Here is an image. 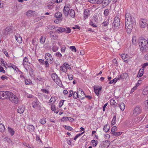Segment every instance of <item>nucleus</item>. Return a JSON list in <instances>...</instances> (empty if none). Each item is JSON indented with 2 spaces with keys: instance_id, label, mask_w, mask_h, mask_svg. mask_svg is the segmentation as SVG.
Listing matches in <instances>:
<instances>
[{
  "instance_id": "nucleus-1",
  "label": "nucleus",
  "mask_w": 148,
  "mask_h": 148,
  "mask_svg": "<svg viewBox=\"0 0 148 148\" xmlns=\"http://www.w3.org/2000/svg\"><path fill=\"white\" fill-rule=\"evenodd\" d=\"M135 19L129 13H126L125 15V27L127 32L130 34L134 26L136 25Z\"/></svg>"
},
{
  "instance_id": "nucleus-2",
  "label": "nucleus",
  "mask_w": 148,
  "mask_h": 148,
  "mask_svg": "<svg viewBox=\"0 0 148 148\" xmlns=\"http://www.w3.org/2000/svg\"><path fill=\"white\" fill-rule=\"evenodd\" d=\"M139 44L140 51L143 53L148 52V42L144 38H141L139 40Z\"/></svg>"
},
{
  "instance_id": "nucleus-3",
  "label": "nucleus",
  "mask_w": 148,
  "mask_h": 148,
  "mask_svg": "<svg viewBox=\"0 0 148 148\" xmlns=\"http://www.w3.org/2000/svg\"><path fill=\"white\" fill-rule=\"evenodd\" d=\"M8 99H9V100L12 103L17 104L18 103V97L13 94L12 93L10 92H9L8 93Z\"/></svg>"
},
{
  "instance_id": "nucleus-4",
  "label": "nucleus",
  "mask_w": 148,
  "mask_h": 148,
  "mask_svg": "<svg viewBox=\"0 0 148 148\" xmlns=\"http://www.w3.org/2000/svg\"><path fill=\"white\" fill-rule=\"evenodd\" d=\"M8 91H1L0 92V99H8V93H9Z\"/></svg>"
},
{
  "instance_id": "nucleus-5",
  "label": "nucleus",
  "mask_w": 148,
  "mask_h": 148,
  "mask_svg": "<svg viewBox=\"0 0 148 148\" xmlns=\"http://www.w3.org/2000/svg\"><path fill=\"white\" fill-rule=\"evenodd\" d=\"M142 110V107L140 106H137L134 110L133 114L135 116L138 115L141 113Z\"/></svg>"
},
{
  "instance_id": "nucleus-6",
  "label": "nucleus",
  "mask_w": 148,
  "mask_h": 148,
  "mask_svg": "<svg viewBox=\"0 0 148 148\" xmlns=\"http://www.w3.org/2000/svg\"><path fill=\"white\" fill-rule=\"evenodd\" d=\"M147 23V21L146 19L141 18L140 20V25L141 28L145 27Z\"/></svg>"
},
{
  "instance_id": "nucleus-7",
  "label": "nucleus",
  "mask_w": 148,
  "mask_h": 148,
  "mask_svg": "<svg viewBox=\"0 0 148 148\" xmlns=\"http://www.w3.org/2000/svg\"><path fill=\"white\" fill-rule=\"evenodd\" d=\"M120 24V21L119 18L116 16L114 19V21L112 24L113 26L115 27H118L119 26Z\"/></svg>"
},
{
  "instance_id": "nucleus-8",
  "label": "nucleus",
  "mask_w": 148,
  "mask_h": 148,
  "mask_svg": "<svg viewBox=\"0 0 148 148\" xmlns=\"http://www.w3.org/2000/svg\"><path fill=\"white\" fill-rule=\"evenodd\" d=\"M70 5L67 4L65 5L63 9V12L64 15L66 17H67L70 12V9L69 8Z\"/></svg>"
},
{
  "instance_id": "nucleus-9",
  "label": "nucleus",
  "mask_w": 148,
  "mask_h": 148,
  "mask_svg": "<svg viewBox=\"0 0 148 148\" xmlns=\"http://www.w3.org/2000/svg\"><path fill=\"white\" fill-rule=\"evenodd\" d=\"M51 77L53 80L56 83L60 81L58 77L55 73L52 74L51 75Z\"/></svg>"
},
{
  "instance_id": "nucleus-10",
  "label": "nucleus",
  "mask_w": 148,
  "mask_h": 148,
  "mask_svg": "<svg viewBox=\"0 0 148 148\" xmlns=\"http://www.w3.org/2000/svg\"><path fill=\"white\" fill-rule=\"evenodd\" d=\"M73 98L74 99H76L78 98L81 99H83L84 98V97H82L77 92H75L73 93Z\"/></svg>"
},
{
  "instance_id": "nucleus-11",
  "label": "nucleus",
  "mask_w": 148,
  "mask_h": 148,
  "mask_svg": "<svg viewBox=\"0 0 148 148\" xmlns=\"http://www.w3.org/2000/svg\"><path fill=\"white\" fill-rule=\"evenodd\" d=\"M12 32V30L11 27H7L5 29L4 34L5 35H8L11 33Z\"/></svg>"
},
{
  "instance_id": "nucleus-12",
  "label": "nucleus",
  "mask_w": 148,
  "mask_h": 148,
  "mask_svg": "<svg viewBox=\"0 0 148 148\" xmlns=\"http://www.w3.org/2000/svg\"><path fill=\"white\" fill-rule=\"evenodd\" d=\"M45 58L47 60H48V62H52L53 60V58L51 54L49 53H47L45 54Z\"/></svg>"
},
{
  "instance_id": "nucleus-13",
  "label": "nucleus",
  "mask_w": 148,
  "mask_h": 148,
  "mask_svg": "<svg viewBox=\"0 0 148 148\" xmlns=\"http://www.w3.org/2000/svg\"><path fill=\"white\" fill-rule=\"evenodd\" d=\"M90 11L88 9H86L84 10V18L86 19L88 18L89 16V13Z\"/></svg>"
},
{
  "instance_id": "nucleus-14",
  "label": "nucleus",
  "mask_w": 148,
  "mask_h": 148,
  "mask_svg": "<svg viewBox=\"0 0 148 148\" xmlns=\"http://www.w3.org/2000/svg\"><path fill=\"white\" fill-rule=\"evenodd\" d=\"M99 87H94V90L95 94L98 96L99 95V92L101 91L102 89V87H100L98 88Z\"/></svg>"
},
{
  "instance_id": "nucleus-15",
  "label": "nucleus",
  "mask_w": 148,
  "mask_h": 148,
  "mask_svg": "<svg viewBox=\"0 0 148 148\" xmlns=\"http://www.w3.org/2000/svg\"><path fill=\"white\" fill-rule=\"evenodd\" d=\"M25 109V107L23 106H19L17 109V112L19 113L22 114L23 113Z\"/></svg>"
},
{
  "instance_id": "nucleus-16",
  "label": "nucleus",
  "mask_w": 148,
  "mask_h": 148,
  "mask_svg": "<svg viewBox=\"0 0 148 148\" xmlns=\"http://www.w3.org/2000/svg\"><path fill=\"white\" fill-rule=\"evenodd\" d=\"M66 65H67V63L65 62L63 64L62 66H60V70L62 71L63 72L66 73L67 70V69L66 66Z\"/></svg>"
},
{
  "instance_id": "nucleus-17",
  "label": "nucleus",
  "mask_w": 148,
  "mask_h": 148,
  "mask_svg": "<svg viewBox=\"0 0 148 148\" xmlns=\"http://www.w3.org/2000/svg\"><path fill=\"white\" fill-rule=\"evenodd\" d=\"M32 104L33 108L38 107L39 105V102L38 99H36L35 101H34L32 102Z\"/></svg>"
},
{
  "instance_id": "nucleus-18",
  "label": "nucleus",
  "mask_w": 148,
  "mask_h": 148,
  "mask_svg": "<svg viewBox=\"0 0 148 148\" xmlns=\"http://www.w3.org/2000/svg\"><path fill=\"white\" fill-rule=\"evenodd\" d=\"M15 38L17 42L19 43H21L22 42V38L19 34H18L16 35Z\"/></svg>"
},
{
  "instance_id": "nucleus-19",
  "label": "nucleus",
  "mask_w": 148,
  "mask_h": 148,
  "mask_svg": "<svg viewBox=\"0 0 148 148\" xmlns=\"http://www.w3.org/2000/svg\"><path fill=\"white\" fill-rule=\"evenodd\" d=\"M50 37L52 38L54 40L57 38V36L55 35V33L52 31H50L49 32Z\"/></svg>"
},
{
  "instance_id": "nucleus-20",
  "label": "nucleus",
  "mask_w": 148,
  "mask_h": 148,
  "mask_svg": "<svg viewBox=\"0 0 148 148\" xmlns=\"http://www.w3.org/2000/svg\"><path fill=\"white\" fill-rule=\"evenodd\" d=\"M8 131L9 133L11 136H13L15 132L13 129L10 127H8Z\"/></svg>"
},
{
  "instance_id": "nucleus-21",
  "label": "nucleus",
  "mask_w": 148,
  "mask_h": 148,
  "mask_svg": "<svg viewBox=\"0 0 148 148\" xmlns=\"http://www.w3.org/2000/svg\"><path fill=\"white\" fill-rule=\"evenodd\" d=\"M142 120V119L140 116H138L135 118L133 121V122H135L136 123L140 122Z\"/></svg>"
},
{
  "instance_id": "nucleus-22",
  "label": "nucleus",
  "mask_w": 148,
  "mask_h": 148,
  "mask_svg": "<svg viewBox=\"0 0 148 148\" xmlns=\"http://www.w3.org/2000/svg\"><path fill=\"white\" fill-rule=\"evenodd\" d=\"M144 69H140L139 71L137 76L138 77H141L144 74Z\"/></svg>"
},
{
  "instance_id": "nucleus-23",
  "label": "nucleus",
  "mask_w": 148,
  "mask_h": 148,
  "mask_svg": "<svg viewBox=\"0 0 148 148\" xmlns=\"http://www.w3.org/2000/svg\"><path fill=\"white\" fill-rule=\"evenodd\" d=\"M65 30L66 29H65V27L64 28L62 27H59V29L56 30V32H58V33H61L65 32Z\"/></svg>"
},
{
  "instance_id": "nucleus-24",
  "label": "nucleus",
  "mask_w": 148,
  "mask_h": 148,
  "mask_svg": "<svg viewBox=\"0 0 148 148\" xmlns=\"http://www.w3.org/2000/svg\"><path fill=\"white\" fill-rule=\"evenodd\" d=\"M69 15L72 18H74L75 15V11L73 9H71L69 12Z\"/></svg>"
},
{
  "instance_id": "nucleus-25",
  "label": "nucleus",
  "mask_w": 148,
  "mask_h": 148,
  "mask_svg": "<svg viewBox=\"0 0 148 148\" xmlns=\"http://www.w3.org/2000/svg\"><path fill=\"white\" fill-rule=\"evenodd\" d=\"M62 16V13L59 12H56L54 15V16L56 18H59L61 17Z\"/></svg>"
},
{
  "instance_id": "nucleus-26",
  "label": "nucleus",
  "mask_w": 148,
  "mask_h": 148,
  "mask_svg": "<svg viewBox=\"0 0 148 148\" xmlns=\"http://www.w3.org/2000/svg\"><path fill=\"white\" fill-rule=\"evenodd\" d=\"M6 130L5 129V126L4 125L2 124H0V132H3Z\"/></svg>"
},
{
  "instance_id": "nucleus-27",
  "label": "nucleus",
  "mask_w": 148,
  "mask_h": 148,
  "mask_svg": "<svg viewBox=\"0 0 148 148\" xmlns=\"http://www.w3.org/2000/svg\"><path fill=\"white\" fill-rule=\"evenodd\" d=\"M110 128L109 126L106 124L104 126L103 130L104 132H107L109 130Z\"/></svg>"
},
{
  "instance_id": "nucleus-28",
  "label": "nucleus",
  "mask_w": 148,
  "mask_h": 148,
  "mask_svg": "<svg viewBox=\"0 0 148 148\" xmlns=\"http://www.w3.org/2000/svg\"><path fill=\"white\" fill-rule=\"evenodd\" d=\"M110 104L114 107H116L117 106V103H116L115 100L112 99L110 101Z\"/></svg>"
},
{
  "instance_id": "nucleus-29",
  "label": "nucleus",
  "mask_w": 148,
  "mask_h": 148,
  "mask_svg": "<svg viewBox=\"0 0 148 148\" xmlns=\"http://www.w3.org/2000/svg\"><path fill=\"white\" fill-rule=\"evenodd\" d=\"M77 92L79 94V93L81 94V95L82 96V97H84V96L85 95V93L82 89L79 88L77 91Z\"/></svg>"
},
{
  "instance_id": "nucleus-30",
  "label": "nucleus",
  "mask_w": 148,
  "mask_h": 148,
  "mask_svg": "<svg viewBox=\"0 0 148 148\" xmlns=\"http://www.w3.org/2000/svg\"><path fill=\"white\" fill-rule=\"evenodd\" d=\"M28 129L31 132H33L34 130V127L32 125H29L28 126Z\"/></svg>"
},
{
  "instance_id": "nucleus-31",
  "label": "nucleus",
  "mask_w": 148,
  "mask_h": 148,
  "mask_svg": "<svg viewBox=\"0 0 148 148\" xmlns=\"http://www.w3.org/2000/svg\"><path fill=\"white\" fill-rule=\"evenodd\" d=\"M98 141L97 140H91V143L92 144V145L94 147H96L98 143Z\"/></svg>"
},
{
  "instance_id": "nucleus-32",
  "label": "nucleus",
  "mask_w": 148,
  "mask_h": 148,
  "mask_svg": "<svg viewBox=\"0 0 148 148\" xmlns=\"http://www.w3.org/2000/svg\"><path fill=\"white\" fill-rule=\"evenodd\" d=\"M46 38L45 37L42 36L40 39V42L42 44H43L45 43Z\"/></svg>"
},
{
  "instance_id": "nucleus-33",
  "label": "nucleus",
  "mask_w": 148,
  "mask_h": 148,
  "mask_svg": "<svg viewBox=\"0 0 148 148\" xmlns=\"http://www.w3.org/2000/svg\"><path fill=\"white\" fill-rule=\"evenodd\" d=\"M120 108L122 110H123L125 108V106L124 103L122 102L119 105Z\"/></svg>"
},
{
  "instance_id": "nucleus-34",
  "label": "nucleus",
  "mask_w": 148,
  "mask_h": 148,
  "mask_svg": "<svg viewBox=\"0 0 148 148\" xmlns=\"http://www.w3.org/2000/svg\"><path fill=\"white\" fill-rule=\"evenodd\" d=\"M55 98V97H51V99L49 101V103H50L52 104L54 103L56 100V99Z\"/></svg>"
},
{
  "instance_id": "nucleus-35",
  "label": "nucleus",
  "mask_w": 148,
  "mask_h": 148,
  "mask_svg": "<svg viewBox=\"0 0 148 148\" xmlns=\"http://www.w3.org/2000/svg\"><path fill=\"white\" fill-rule=\"evenodd\" d=\"M143 94L146 95L148 94V86L145 88L143 91Z\"/></svg>"
},
{
  "instance_id": "nucleus-36",
  "label": "nucleus",
  "mask_w": 148,
  "mask_h": 148,
  "mask_svg": "<svg viewBox=\"0 0 148 148\" xmlns=\"http://www.w3.org/2000/svg\"><path fill=\"white\" fill-rule=\"evenodd\" d=\"M103 14L106 16H107L109 14V11L108 9H106L104 11Z\"/></svg>"
},
{
  "instance_id": "nucleus-37",
  "label": "nucleus",
  "mask_w": 148,
  "mask_h": 148,
  "mask_svg": "<svg viewBox=\"0 0 148 148\" xmlns=\"http://www.w3.org/2000/svg\"><path fill=\"white\" fill-rule=\"evenodd\" d=\"M116 115H115L114 116L113 118L112 119V120L111 121V124L112 125H114L116 123Z\"/></svg>"
},
{
  "instance_id": "nucleus-38",
  "label": "nucleus",
  "mask_w": 148,
  "mask_h": 148,
  "mask_svg": "<svg viewBox=\"0 0 148 148\" xmlns=\"http://www.w3.org/2000/svg\"><path fill=\"white\" fill-rule=\"evenodd\" d=\"M34 12V11L32 10H29L27 12L26 15L28 16H31Z\"/></svg>"
},
{
  "instance_id": "nucleus-39",
  "label": "nucleus",
  "mask_w": 148,
  "mask_h": 148,
  "mask_svg": "<svg viewBox=\"0 0 148 148\" xmlns=\"http://www.w3.org/2000/svg\"><path fill=\"white\" fill-rule=\"evenodd\" d=\"M65 28L66 29L65 32L66 33H69L71 32V30L69 27H65Z\"/></svg>"
},
{
  "instance_id": "nucleus-40",
  "label": "nucleus",
  "mask_w": 148,
  "mask_h": 148,
  "mask_svg": "<svg viewBox=\"0 0 148 148\" xmlns=\"http://www.w3.org/2000/svg\"><path fill=\"white\" fill-rule=\"evenodd\" d=\"M39 121L42 125H44L46 123V119L45 118H43L42 119H40Z\"/></svg>"
},
{
  "instance_id": "nucleus-41",
  "label": "nucleus",
  "mask_w": 148,
  "mask_h": 148,
  "mask_svg": "<svg viewBox=\"0 0 148 148\" xmlns=\"http://www.w3.org/2000/svg\"><path fill=\"white\" fill-rule=\"evenodd\" d=\"M84 133V131L82 132V133L77 134L75 136V137L74 138L73 140H76L77 138H78L79 136L82 135Z\"/></svg>"
},
{
  "instance_id": "nucleus-42",
  "label": "nucleus",
  "mask_w": 148,
  "mask_h": 148,
  "mask_svg": "<svg viewBox=\"0 0 148 148\" xmlns=\"http://www.w3.org/2000/svg\"><path fill=\"white\" fill-rule=\"evenodd\" d=\"M145 101L144 103L145 106L148 108V96H147L145 98Z\"/></svg>"
},
{
  "instance_id": "nucleus-43",
  "label": "nucleus",
  "mask_w": 148,
  "mask_h": 148,
  "mask_svg": "<svg viewBox=\"0 0 148 148\" xmlns=\"http://www.w3.org/2000/svg\"><path fill=\"white\" fill-rule=\"evenodd\" d=\"M8 66L12 67L14 70H16V69H18L16 66L12 63H10Z\"/></svg>"
},
{
  "instance_id": "nucleus-44",
  "label": "nucleus",
  "mask_w": 148,
  "mask_h": 148,
  "mask_svg": "<svg viewBox=\"0 0 148 148\" xmlns=\"http://www.w3.org/2000/svg\"><path fill=\"white\" fill-rule=\"evenodd\" d=\"M57 18L54 21V22L56 24H58L61 22L62 21V19L61 18Z\"/></svg>"
},
{
  "instance_id": "nucleus-45",
  "label": "nucleus",
  "mask_w": 148,
  "mask_h": 148,
  "mask_svg": "<svg viewBox=\"0 0 148 148\" xmlns=\"http://www.w3.org/2000/svg\"><path fill=\"white\" fill-rule=\"evenodd\" d=\"M118 80V79H117V78L116 79V78H115L113 79L110 81L109 82V84H112L114 82V83H115Z\"/></svg>"
},
{
  "instance_id": "nucleus-46",
  "label": "nucleus",
  "mask_w": 148,
  "mask_h": 148,
  "mask_svg": "<svg viewBox=\"0 0 148 148\" xmlns=\"http://www.w3.org/2000/svg\"><path fill=\"white\" fill-rule=\"evenodd\" d=\"M89 24L90 25L94 27H97V26L95 24V22L92 21L90 20Z\"/></svg>"
},
{
  "instance_id": "nucleus-47",
  "label": "nucleus",
  "mask_w": 148,
  "mask_h": 148,
  "mask_svg": "<svg viewBox=\"0 0 148 148\" xmlns=\"http://www.w3.org/2000/svg\"><path fill=\"white\" fill-rule=\"evenodd\" d=\"M66 47L65 46L62 45L61 46V51L62 53L64 52L66 50Z\"/></svg>"
},
{
  "instance_id": "nucleus-48",
  "label": "nucleus",
  "mask_w": 148,
  "mask_h": 148,
  "mask_svg": "<svg viewBox=\"0 0 148 148\" xmlns=\"http://www.w3.org/2000/svg\"><path fill=\"white\" fill-rule=\"evenodd\" d=\"M121 132H119L112 133V134L114 136H119L121 135Z\"/></svg>"
},
{
  "instance_id": "nucleus-49",
  "label": "nucleus",
  "mask_w": 148,
  "mask_h": 148,
  "mask_svg": "<svg viewBox=\"0 0 148 148\" xmlns=\"http://www.w3.org/2000/svg\"><path fill=\"white\" fill-rule=\"evenodd\" d=\"M28 58L26 57H25L24 58L23 63V64L24 66L25 65V62H28Z\"/></svg>"
},
{
  "instance_id": "nucleus-50",
  "label": "nucleus",
  "mask_w": 148,
  "mask_h": 148,
  "mask_svg": "<svg viewBox=\"0 0 148 148\" xmlns=\"http://www.w3.org/2000/svg\"><path fill=\"white\" fill-rule=\"evenodd\" d=\"M117 130V127L116 126L113 127L111 129V131L112 133L115 132Z\"/></svg>"
},
{
  "instance_id": "nucleus-51",
  "label": "nucleus",
  "mask_w": 148,
  "mask_h": 148,
  "mask_svg": "<svg viewBox=\"0 0 148 148\" xmlns=\"http://www.w3.org/2000/svg\"><path fill=\"white\" fill-rule=\"evenodd\" d=\"M132 43L134 44V45H136V38L135 37H133L132 38Z\"/></svg>"
},
{
  "instance_id": "nucleus-52",
  "label": "nucleus",
  "mask_w": 148,
  "mask_h": 148,
  "mask_svg": "<svg viewBox=\"0 0 148 148\" xmlns=\"http://www.w3.org/2000/svg\"><path fill=\"white\" fill-rule=\"evenodd\" d=\"M65 128L66 129L69 131H72L73 130V129L69 126L65 125Z\"/></svg>"
},
{
  "instance_id": "nucleus-53",
  "label": "nucleus",
  "mask_w": 148,
  "mask_h": 148,
  "mask_svg": "<svg viewBox=\"0 0 148 148\" xmlns=\"http://www.w3.org/2000/svg\"><path fill=\"white\" fill-rule=\"evenodd\" d=\"M70 49L72 51H74L75 52L76 51V49L75 46H72L70 47Z\"/></svg>"
},
{
  "instance_id": "nucleus-54",
  "label": "nucleus",
  "mask_w": 148,
  "mask_h": 148,
  "mask_svg": "<svg viewBox=\"0 0 148 148\" xmlns=\"http://www.w3.org/2000/svg\"><path fill=\"white\" fill-rule=\"evenodd\" d=\"M104 3L108 5L111 2L112 0H103Z\"/></svg>"
},
{
  "instance_id": "nucleus-55",
  "label": "nucleus",
  "mask_w": 148,
  "mask_h": 148,
  "mask_svg": "<svg viewBox=\"0 0 148 148\" xmlns=\"http://www.w3.org/2000/svg\"><path fill=\"white\" fill-rule=\"evenodd\" d=\"M103 0H96V3L98 4H100L103 2Z\"/></svg>"
},
{
  "instance_id": "nucleus-56",
  "label": "nucleus",
  "mask_w": 148,
  "mask_h": 148,
  "mask_svg": "<svg viewBox=\"0 0 148 148\" xmlns=\"http://www.w3.org/2000/svg\"><path fill=\"white\" fill-rule=\"evenodd\" d=\"M108 22L107 21H104L102 23L104 27H106L108 25Z\"/></svg>"
},
{
  "instance_id": "nucleus-57",
  "label": "nucleus",
  "mask_w": 148,
  "mask_h": 148,
  "mask_svg": "<svg viewBox=\"0 0 148 148\" xmlns=\"http://www.w3.org/2000/svg\"><path fill=\"white\" fill-rule=\"evenodd\" d=\"M37 79L39 81H40L42 82L43 81V78L41 77V76H38L37 77Z\"/></svg>"
},
{
  "instance_id": "nucleus-58",
  "label": "nucleus",
  "mask_w": 148,
  "mask_h": 148,
  "mask_svg": "<svg viewBox=\"0 0 148 148\" xmlns=\"http://www.w3.org/2000/svg\"><path fill=\"white\" fill-rule=\"evenodd\" d=\"M124 74L123 73L121 74L120 76V77L117 78L118 80H120L122 79H123L124 78V76L123 75Z\"/></svg>"
},
{
  "instance_id": "nucleus-59",
  "label": "nucleus",
  "mask_w": 148,
  "mask_h": 148,
  "mask_svg": "<svg viewBox=\"0 0 148 148\" xmlns=\"http://www.w3.org/2000/svg\"><path fill=\"white\" fill-rule=\"evenodd\" d=\"M58 49V47L56 46H53L52 48V50L54 52L56 51Z\"/></svg>"
},
{
  "instance_id": "nucleus-60",
  "label": "nucleus",
  "mask_w": 148,
  "mask_h": 148,
  "mask_svg": "<svg viewBox=\"0 0 148 148\" xmlns=\"http://www.w3.org/2000/svg\"><path fill=\"white\" fill-rule=\"evenodd\" d=\"M41 91L42 92L46 93L48 94L49 93V91L48 90L45 89H42Z\"/></svg>"
},
{
  "instance_id": "nucleus-61",
  "label": "nucleus",
  "mask_w": 148,
  "mask_h": 148,
  "mask_svg": "<svg viewBox=\"0 0 148 148\" xmlns=\"http://www.w3.org/2000/svg\"><path fill=\"white\" fill-rule=\"evenodd\" d=\"M64 101V100H62L60 101V102L59 103V108H60L63 105V103Z\"/></svg>"
},
{
  "instance_id": "nucleus-62",
  "label": "nucleus",
  "mask_w": 148,
  "mask_h": 148,
  "mask_svg": "<svg viewBox=\"0 0 148 148\" xmlns=\"http://www.w3.org/2000/svg\"><path fill=\"white\" fill-rule=\"evenodd\" d=\"M68 117H63L61 119V121H64L68 120Z\"/></svg>"
},
{
  "instance_id": "nucleus-63",
  "label": "nucleus",
  "mask_w": 148,
  "mask_h": 148,
  "mask_svg": "<svg viewBox=\"0 0 148 148\" xmlns=\"http://www.w3.org/2000/svg\"><path fill=\"white\" fill-rule=\"evenodd\" d=\"M55 55L57 57H62V55L59 52H57L55 53Z\"/></svg>"
},
{
  "instance_id": "nucleus-64",
  "label": "nucleus",
  "mask_w": 148,
  "mask_h": 148,
  "mask_svg": "<svg viewBox=\"0 0 148 148\" xmlns=\"http://www.w3.org/2000/svg\"><path fill=\"white\" fill-rule=\"evenodd\" d=\"M29 81H28L27 79H25V83L26 85H29L30 84L31 82H30V80H29Z\"/></svg>"
}]
</instances>
